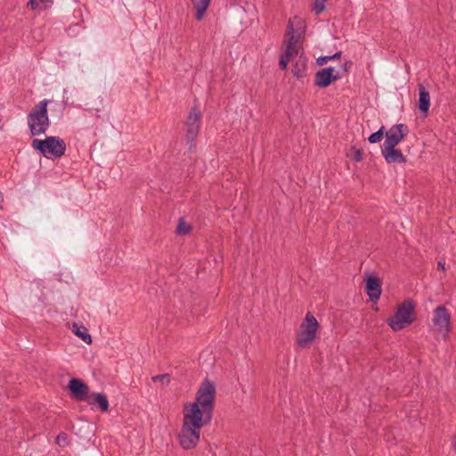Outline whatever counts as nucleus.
I'll return each instance as SVG.
<instances>
[{"mask_svg": "<svg viewBox=\"0 0 456 456\" xmlns=\"http://www.w3.org/2000/svg\"><path fill=\"white\" fill-rule=\"evenodd\" d=\"M451 314L444 305H438L434 310L433 322L440 331H450L451 329Z\"/></svg>", "mask_w": 456, "mask_h": 456, "instance_id": "12", "label": "nucleus"}, {"mask_svg": "<svg viewBox=\"0 0 456 456\" xmlns=\"http://www.w3.org/2000/svg\"><path fill=\"white\" fill-rule=\"evenodd\" d=\"M307 67V58L304 55H300L293 66L292 73L297 77L301 78L305 76V70Z\"/></svg>", "mask_w": 456, "mask_h": 456, "instance_id": "17", "label": "nucleus"}, {"mask_svg": "<svg viewBox=\"0 0 456 456\" xmlns=\"http://www.w3.org/2000/svg\"><path fill=\"white\" fill-rule=\"evenodd\" d=\"M31 145L45 158H61L66 151V143L59 136H47L44 140L36 138Z\"/></svg>", "mask_w": 456, "mask_h": 456, "instance_id": "4", "label": "nucleus"}, {"mask_svg": "<svg viewBox=\"0 0 456 456\" xmlns=\"http://www.w3.org/2000/svg\"><path fill=\"white\" fill-rule=\"evenodd\" d=\"M39 0H29L28 3V6H29L32 10H36L39 7Z\"/></svg>", "mask_w": 456, "mask_h": 456, "instance_id": "28", "label": "nucleus"}, {"mask_svg": "<svg viewBox=\"0 0 456 456\" xmlns=\"http://www.w3.org/2000/svg\"><path fill=\"white\" fill-rule=\"evenodd\" d=\"M297 31L294 28L293 21L291 20H289L286 33H285V40L283 44L285 45V51H289L292 53L297 54L298 50L296 48V45L298 43L301 33L298 31L303 28L302 21L298 20Z\"/></svg>", "mask_w": 456, "mask_h": 456, "instance_id": "9", "label": "nucleus"}, {"mask_svg": "<svg viewBox=\"0 0 456 456\" xmlns=\"http://www.w3.org/2000/svg\"><path fill=\"white\" fill-rule=\"evenodd\" d=\"M153 382H160L162 385H168L170 383V375L164 373L151 377Z\"/></svg>", "mask_w": 456, "mask_h": 456, "instance_id": "25", "label": "nucleus"}, {"mask_svg": "<svg viewBox=\"0 0 456 456\" xmlns=\"http://www.w3.org/2000/svg\"><path fill=\"white\" fill-rule=\"evenodd\" d=\"M415 304L411 299L404 300L397 307L393 317L387 319V324L394 331H399L414 322Z\"/></svg>", "mask_w": 456, "mask_h": 456, "instance_id": "5", "label": "nucleus"}, {"mask_svg": "<svg viewBox=\"0 0 456 456\" xmlns=\"http://www.w3.org/2000/svg\"><path fill=\"white\" fill-rule=\"evenodd\" d=\"M325 4H326V0H314V5H313V11L316 14L322 12L325 9Z\"/></svg>", "mask_w": 456, "mask_h": 456, "instance_id": "26", "label": "nucleus"}, {"mask_svg": "<svg viewBox=\"0 0 456 456\" xmlns=\"http://www.w3.org/2000/svg\"><path fill=\"white\" fill-rule=\"evenodd\" d=\"M396 146H386L381 148L382 155L388 164H404L406 163V157L403 154L400 149Z\"/></svg>", "mask_w": 456, "mask_h": 456, "instance_id": "14", "label": "nucleus"}, {"mask_svg": "<svg viewBox=\"0 0 456 456\" xmlns=\"http://www.w3.org/2000/svg\"><path fill=\"white\" fill-rule=\"evenodd\" d=\"M72 331L77 337L81 338L85 343H86L88 345H90L92 343V337L88 333V330L85 326L79 325V324L74 322L73 327H72Z\"/></svg>", "mask_w": 456, "mask_h": 456, "instance_id": "18", "label": "nucleus"}, {"mask_svg": "<svg viewBox=\"0 0 456 456\" xmlns=\"http://www.w3.org/2000/svg\"><path fill=\"white\" fill-rule=\"evenodd\" d=\"M191 230V226L184 222L183 218H180L176 226V233L185 235L190 233Z\"/></svg>", "mask_w": 456, "mask_h": 456, "instance_id": "24", "label": "nucleus"}, {"mask_svg": "<svg viewBox=\"0 0 456 456\" xmlns=\"http://www.w3.org/2000/svg\"><path fill=\"white\" fill-rule=\"evenodd\" d=\"M41 3L45 4V8H47L49 5L48 4H52V0H39Z\"/></svg>", "mask_w": 456, "mask_h": 456, "instance_id": "31", "label": "nucleus"}, {"mask_svg": "<svg viewBox=\"0 0 456 456\" xmlns=\"http://www.w3.org/2000/svg\"><path fill=\"white\" fill-rule=\"evenodd\" d=\"M48 103L49 101L45 99L39 102L28 114L27 124L32 136L45 134L50 126V119L47 110Z\"/></svg>", "mask_w": 456, "mask_h": 456, "instance_id": "3", "label": "nucleus"}, {"mask_svg": "<svg viewBox=\"0 0 456 456\" xmlns=\"http://www.w3.org/2000/svg\"><path fill=\"white\" fill-rule=\"evenodd\" d=\"M318 327V321L308 312L300 325V330L297 333V345L302 348L309 346L316 338Z\"/></svg>", "mask_w": 456, "mask_h": 456, "instance_id": "6", "label": "nucleus"}, {"mask_svg": "<svg viewBox=\"0 0 456 456\" xmlns=\"http://www.w3.org/2000/svg\"><path fill=\"white\" fill-rule=\"evenodd\" d=\"M341 55H342V52L339 51V52L335 53L333 55L320 56L319 58H317L316 63L319 66H323L330 61L340 59Z\"/></svg>", "mask_w": 456, "mask_h": 456, "instance_id": "21", "label": "nucleus"}, {"mask_svg": "<svg viewBox=\"0 0 456 456\" xmlns=\"http://www.w3.org/2000/svg\"><path fill=\"white\" fill-rule=\"evenodd\" d=\"M352 64H353V62H352V61H346V62L344 64V66H343L344 70H345L346 72H347V67H348V66H351Z\"/></svg>", "mask_w": 456, "mask_h": 456, "instance_id": "30", "label": "nucleus"}, {"mask_svg": "<svg viewBox=\"0 0 456 456\" xmlns=\"http://www.w3.org/2000/svg\"><path fill=\"white\" fill-rule=\"evenodd\" d=\"M418 107L420 112L427 117L430 107V95L426 87L421 84L419 85Z\"/></svg>", "mask_w": 456, "mask_h": 456, "instance_id": "15", "label": "nucleus"}, {"mask_svg": "<svg viewBox=\"0 0 456 456\" xmlns=\"http://www.w3.org/2000/svg\"><path fill=\"white\" fill-rule=\"evenodd\" d=\"M200 112L194 107L191 110L185 122L186 134L185 139L190 149L193 146V143L198 137L200 127Z\"/></svg>", "mask_w": 456, "mask_h": 456, "instance_id": "7", "label": "nucleus"}, {"mask_svg": "<svg viewBox=\"0 0 456 456\" xmlns=\"http://www.w3.org/2000/svg\"><path fill=\"white\" fill-rule=\"evenodd\" d=\"M296 55L289 51H284V53L280 57L279 66L281 70H285L288 68V64L290 59Z\"/></svg>", "mask_w": 456, "mask_h": 456, "instance_id": "22", "label": "nucleus"}, {"mask_svg": "<svg viewBox=\"0 0 456 456\" xmlns=\"http://www.w3.org/2000/svg\"><path fill=\"white\" fill-rule=\"evenodd\" d=\"M71 397L77 401H86L89 396V387L87 384L77 378H72L67 386Z\"/></svg>", "mask_w": 456, "mask_h": 456, "instance_id": "11", "label": "nucleus"}, {"mask_svg": "<svg viewBox=\"0 0 456 456\" xmlns=\"http://www.w3.org/2000/svg\"><path fill=\"white\" fill-rule=\"evenodd\" d=\"M56 444L59 446H66L69 444V436L65 432H61L56 437Z\"/></svg>", "mask_w": 456, "mask_h": 456, "instance_id": "27", "label": "nucleus"}, {"mask_svg": "<svg viewBox=\"0 0 456 456\" xmlns=\"http://www.w3.org/2000/svg\"><path fill=\"white\" fill-rule=\"evenodd\" d=\"M193 7L196 10L195 18L197 20H202L207 9L209 6L210 0H192Z\"/></svg>", "mask_w": 456, "mask_h": 456, "instance_id": "19", "label": "nucleus"}, {"mask_svg": "<svg viewBox=\"0 0 456 456\" xmlns=\"http://www.w3.org/2000/svg\"><path fill=\"white\" fill-rule=\"evenodd\" d=\"M365 291L370 301L376 302L381 295V281L372 274H368L365 278Z\"/></svg>", "mask_w": 456, "mask_h": 456, "instance_id": "13", "label": "nucleus"}, {"mask_svg": "<svg viewBox=\"0 0 456 456\" xmlns=\"http://www.w3.org/2000/svg\"><path fill=\"white\" fill-rule=\"evenodd\" d=\"M384 135H385V126H382L377 132L371 134L368 137V142L370 143H377L382 140Z\"/></svg>", "mask_w": 456, "mask_h": 456, "instance_id": "23", "label": "nucleus"}, {"mask_svg": "<svg viewBox=\"0 0 456 456\" xmlns=\"http://www.w3.org/2000/svg\"><path fill=\"white\" fill-rule=\"evenodd\" d=\"M216 395V389L214 382L205 379L196 393L195 402L184 404L183 411L191 415L197 413L200 419L210 422L215 407Z\"/></svg>", "mask_w": 456, "mask_h": 456, "instance_id": "1", "label": "nucleus"}, {"mask_svg": "<svg viewBox=\"0 0 456 456\" xmlns=\"http://www.w3.org/2000/svg\"><path fill=\"white\" fill-rule=\"evenodd\" d=\"M452 445H453L454 450L456 451V434L453 436V438H452Z\"/></svg>", "mask_w": 456, "mask_h": 456, "instance_id": "32", "label": "nucleus"}, {"mask_svg": "<svg viewBox=\"0 0 456 456\" xmlns=\"http://www.w3.org/2000/svg\"><path fill=\"white\" fill-rule=\"evenodd\" d=\"M346 156L353 161L360 162L362 160V151L354 145H352L348 150Z\"/></svg>", "mask_w": 456, "mask_h": 456, "instance_id": "20", "label": "nucleus"}, {"mask_svg": "<svg viewBox=\"0 0 456 456\" xmlns=\"http://www.w3.org/2000/svg\"><path fill=\"white\" fill-rule=\"evenodd\" d=\"M192 414L191 415L183 411V426L178 435L180 445L184 450H191L197 446L200 441L201 428L209 423L200 419L197 413Z\"/></svg>", "mask_w": 456, "mask_h": 456, "instance_id": "2", "label": "nucleus"}, {"mask_svg": "<svg viewBox=\"0 0 456 456\" xmlns=\"http://www.w3.org/2000/svg\"><path fill=\"white\" fill-rule=\"evenodd\" d=\"M437 268H438V270L445 271V264H444V262L439 261L437 263Z\"/></svg>", "mask_w": 456, "mask_h": 456, "instance_id": "29", "label": "nucleus"}, {"mask_svg": "<svg viewBox=\"0 0 456 456\" xmlns=\"http://www.w3.org/2000/svg\"><path fill=\"white\" fill-rule=\"evenodd\" d=\"M409 128L404 124H395L385 131V142L382 147L397 146L408 134Z\"/></svg>", "mask_w": 456, "mask_h": 456, "instance_id": "8", "label": "nucleus"}, {"mask_svg": "<svg viewBox=\"0 0 456 456\" xmlns=\"http://www.w3.org/2000/svg\"><path fill=\"white\" fill-rule=\"evenodd\" d=\"M340 77L341 76L338 72L335 71L333 67H327L316 72L314 86L320 88H326Z\"/></svg>", "mask_w": 456, "mask_h": 456, "instance_id": "10", "label": "nucleus"}, {"mask_svg": "<svg viewBox=\"0 0 456 456\" xmlns=\"http://www.w3.org/2000/svg\"><path fill=\"white\" fill-rule=\"evenodd\" d=\"M90 405L96 406L101 411L107 412L109 411V401L106 395L102 393H93L86 401Z\"/></svg>", "mask_w": 456, "mask_h": 456, "instance_id": "16", "label": "nucleus"}]
</instances>
